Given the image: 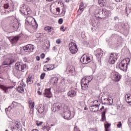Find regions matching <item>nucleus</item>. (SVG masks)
<instances>
[{
    "label": "nucleus",
    "mask_w": 131,
    "mask_h": 131,
    "mask_svg": "<svg viewBox=\"0 0 131 131\" xmlns=\"http://www.w3.org/2000/svg\"><path fill=\"white\" fill-rule=\"evenodd\" d=\"M130 62V59L128 58L122 60L120 62L118 63L116 68H119L122 71H126L127 70V66Z\"/></svg>",
    "instance_id": "obj_1"
},
{
    "label": "nucleus",
    "mask_w": 131,
    "mask_h": 131,
    "mask_svg": "<svg viewBox=\"0 0 131 131\" xmlns=\"http://www.w3.org/2000/svg\"><path fill=\"white\" fill-rule=\"evenodd\" d=\"M34 18L32 16H28L26 19V26L29 25L30 26H32L34 32H36L37 28L38 27V25L36 22V20L33 19Z\"/></svg>",
    "instance_id": "obj_2"
},
{
    "label": "nucleus",
    "mask_w": 131,
    "mask_h": 131,
    "mask_svg": "<svg viewBox=\"0 0 131 131\" xmlns=\"http://www.w3.org/2000/svg\"><path fill=\"white\" fill-rule=\"evenodd\" d=\"M15 68L20 72H25L28 69V66L22 61H17L15 64Z\"/></svg>",
    "instance_id": "obj_3"
},
{
    "label": "nucleus",
    "mask_w": 131,
    "mask_h": 131,
    "mask_svg": "<svg viewBox=\"0 0 131 131\" xmlns=\"http://www.w3.org/2000/svg\"><path fill=\"white\" fill-rule=\"evenodd\" d=\"M92 79L91 78H89V77H86L85 78H83L81 81V85L82 90H86L88 87L89 86V82L92 81Z\"/></svg>",
    "instance_id": "obj_4"
},
{
    "label": "nucleus",
    "mask_w": 131,
    "mask_h": 131,
    "mask_svg": "<svg viewBox=\"0 0 131 131\" xmlns=\"http://www.w3.org/2000/svg\"><path fill=\"white\" fill-rule=\"evenodd\" d=\"M69 47L71 54H76L77 53L78 49H77L76 43L74 42L71 43L69 45Z\"/></svg>",
    "instance_id": "obj_5"
},
{
    "label": "nucleus",
    "mask_w": 131,
    "mask_h": 131,
    "mask_svg": "<svg viewBox=\"0 0 131 131\" xmlns=\"http://www.w3.org/2000/svg\"><path fill=\"white\" fill-rule=\"evenodd\" d=\"M20 12L24 15H30V9L26 7V5H23L20 7Z\"/></svg>",
    "instance_id": "obj_6"
},
{
    "label": "nucleus",
    "mask_w": 131,
    "mask_h": 131,
    "mask_svg": "<svg viewBox=\"0 0 131 131\" xmlns=\"http://www.w3.org/2000/svg\"><path fill=\"white\" fill-rule=\"evenodd\" d=\"M95 53H96L95 56L98 59V62H101V59L102 57H103V55H104V51L101 49H98L95 51Z\"/></svg>",
    "instance_id": "obj_7"
},
{
    "label": "nucleus",
    "mask_w": 131,
    "mask_h": 131,
    "mask_svg": "<svg viewBox=\"0 0 131 131\" xmlns=\"http://www.w3.org/2000/svg\"><path fill=\"white\" fill-rule=\"evenodd\" d=\"M117 60V54L112 53L110 56L108 62L110 64H113L115 63V62Z\"/></svg>",
    "instance_id": "obj_8"
},
{
    "label": "nucleus",
    "mask_w": 131,
    "mask_h": 131,
    "mask_svg": "<svg viewBox=\"0 0 131 131\" xmlns=\"http://www.w3.org/2000/svg\"><path fill=\"white\" fill-rule=\"evenodd\" d=\"M80 61L82 64H89L92 61V59L89 56L84 55L81 57Z\"/></svg>",
    "instance_id": "obj_9"
},
{
    "label": "nucleus",
    "mask_w": 131,
    "mask_h": 131,
    "mask_svg": "<svg viewBox=\"0 0 131 131\" xmlns=\"http://www.w3.org/2000/svg\"><path fill=\"white\" fill-rule=\"evenodd\" d=\"M99 13H101V16H103V18L109 17V16L111 15V11L107 10L105 8L101 10V11H99Z\"/></svg>",
    "instance_id": "obj_10"
},
{
    "label": "nucleus",
    "mask_w": 131,
    "mask_h": 131,
    "mask_svg": "<svg viewBox=\"0 0 131 131\" xmlns=\"http://www.w3.org/2000/svg\"><path fill=\"white\" fill-rule=\"evenodd\" d=\"M23 50L24 52L27 53H31L32 52H33V50H34V46L28 45L23 47Z\"/></svg>",
    "instance_id": "obj_11"
},
{
    "label": "nucleus",
    "mask_w": 131,
    "mask_h": 131,
    "mask_svg": "<svg viewBox=\"0 0 131 131\" xmlns=\"http://www.w3.org/2000/svg\"><path fill=\"white\" fill-rule=\"evenodd\" d=\"M121 78V76L118 73H113L112 74V79L114 81H119Z\"/></svg>",
    "instance_id": "obj_12"
},
{
    "label": "nucleus",
    "mask_w": 131,
    "mask_h": 131,
    "mask_svg": "<svg viewBox=\"0 0 131 131\" xmlns=\"http://www.w3.org/2000/svg\"><path fill=\"white\" fill-rule=\"evenodd\" d=\"M62 110V107H61L60 103H54L52 107V110L53 112H56V111H60V110Z\"/></svg>",
    "instance_id": "obj_13"
},
{
    "label": "nucleus",
    "mask_w": 131,
    "mask_h": 131,
    "mask_svg": "<svg viewBox=\"0 0 131 131\" xmlns=\"http://www.w3.org/2000/svg\"><path fill=\"white\" fill-rule=\"evenodd\" d=\"M51 90V88L46 89L45 90V93H43L44 97H46V98H52V97H53Z\"/></svg>",
    "instance_id": "obj_14"
},
{
    "label": "nucleus",
    "mask_w": 131,
    "mask_h": 131,
    "mask_svg": "<svg viewBox=\"0 0 131 131\" xmlns=\"http://www.w3.org/2000/svg\"><path fill=\"white\" fill-rule=\"evenodd\" d=\"M15 62V60L12 58H6L3 63V65L4 66H6L7 65H12L13 63Z\"/></svg>",
    "instance_id": "obj_15"
},
{
    "label": "nucleus",
    "mask_w": 131,
    "mask_h": 131,
    "mask_svg": "<svg viewBox=\"0 0 131 131\" xmlns=\"http://www.w3.org/2000/svg\"><path fill=\"white\" fill-rule=\"evenodd\" d=\"M67 72H69L72 75H75V68L73 66H68L67 68Z\"/></svg>",
    "instance_id": "obj_16"
},
{
    "label": "nucleus",
    "mask_w": 131,
    "mask_h": 131,
    "mask_svg": "<svg viewBox=\"0 0 131 131\" xmlns=\"http://www.w3.org/2000/svg\"><path fill=\"white\" fill-rule=\"evenodd\" d=\"M19 27L20 23H19L18 21L13 22L11 25L12 29H13V30H14L15 31H18V29H19Z\"/></svg>",
    "instance_id": "obj_17"
},
{
    "label": "nucleus",
    "mask_w": 131,
    "mask_h": 131,
    "mask_svg": "<svg viewBox=\"0 0 131 131\" xmlns=\"http://www.w3.org/2000/svg\"><path fill=\"white\" fill-rule=\"evenodd\" d=\"M101 105V103L99 104H94L93 105H92L90 107V110L92 112H98L99 111V107H100V105Z\"/></svg>",
    "instance_id": "obj_18"
},
{
    "label": "nucleus",
    "mask_w": 131,
    "mask_h": 131,
    "mask_svg": "<svg viewBox=\"0 0 131 131\" xmlns=\"http://www.w3.org/2000/svg\"><path fill=\"white\" fill-rule=\"evenodd\" d=\"M64 112V116L63 118L64 119H67V120H70V119H71V118H70V116H71V112H70V111H63Z\"/></svg>",
    "instance_id": "obj_19"
},
{
    "label": "nucleus",
    "mask_w": 131,
    "mask_h": 131,
    "mask_svg": "<svg viewBox=\"0 0 131 131\" xmlns=\"http://www.w3.org/2000/svg\"><path fill=\"white\" fill-rule=\"evenodd\" d=\"M21 124L20 123L16 122L15 125L11 128L12 131H21Z\"/></svg>",
    "instance_id": "obj_20"
},
{
    "label": "nucleus",
    "mask_w": 131,
    "mask_h": 131,
    "mask_svg": "<svg viewBox=\"0 0 131 131\" xmlns=\"http://www.w3.org/2000/svg\"><path fill=\"white\" fill-rule=\"evenodd\" d=\"M36 109L37 110L38 113L41 114V113L45 111V106L43 105H42V104H39Z\"/></svg>",
    "instance_id": "obj_21"
},
{
    "label": "nucleus",
    "mask_w": 131,
    "mask_h": 131,
    "mask_svg": "<svg viewBox=\"0 0 131 131\" xmlns=\"http://www.w3.org/2000/svg\"><path fill=\"white\" fill-rule=\"evenodd\" d=\"M20 37H21L20 36H15L12 37L10 39L11 43H12V45H16V43H17L18 42V40H19V38H20Z\"/></svg>",
    "instance_id": "obj_22"
},
{
    "label": "nucleus",
    "mask_w": 131,
    "mask_h": 131,
    "mask_svg": "<svg viewBox=\"0 0 131 131\" xmlns=\"http://www.w3.org/2000/svg\"><path fill=\"white\" fill-rule=\"evenodd\" d=\"M100 11H101V9H97L96 10L95 13V17L96 18H99L100 19H102V18H104V16L103 15H102V13H100Z\"/></svg>",
    "instance_id": "obj_23"
},
{
    "label": "nucleus",
    "mask_w": 131,
    "mask_h": 131,
    "mask_svg": "<svg viewBox=\"0 0 131 131\" xmlns=\"http://www.w3.org/2000/svg\"><path fill=\"white\" fill-rule=\"evenodd\" d=\"M0 89H1V90H3L4 92V93H5V94H7L8 90H9V89H12V87L11 86H5L4 85L0 84Z\"/></svg>",
    "instance_id": "obj_24"
},
{
    "label": "nucleus",
    "mask_w": 131,
    "mask_h": 131,
    "mask_svg": "<svg viewBox=\"0 0 131 131\" xmlns=\"http://www.w3.org/2000/svg\"><path fill=\"white\" fill-rule=\"evenodd\" d=\"M76 96V91L74 90H71L68 92V97L73 98Z\"/></svg>",
    "instance_id": "obj_25"
},
{
    "label": "nucleus",
    "mask_w": 131,
    "mask_h": 131,
    "mask_svg": "<svg viewBox=\"0 0 131 131\" xmlns=\"http://www.w3.org/2000/svg\"><path fill=\"white\" fill-rule=\"evenodd\" d=\"M125 99L126 100V103L131 105V94H127L125 95Z\"/></svg>",
    "instance_id": "obj_26"
},
{
    "label": "nucleus",
    "mask_w": 131,
    "mask_h": 131,
    "mask_svg": "<svg viewBox=\"0 0 131 131\" xmlns=\"http://www.w3.org/2000/svg\"><path fill=\"white\" fill-rule=\"evenodd\" d=\"M97 80L99 81V82H102L104 79H105V76H103L102 75H98L96 77Z\"/></svg>",
    "instance_id": "obj_27"
},
{
    "label": "nucleus",
    "mask_w": 131,
    "mask_h": 131,
    "mask_svg": "<svg viewBox=\"0 0 131 131\" xmlns=\"http://www.w3.org/2000/svg\"><path fill=\"white\" fill-rule=\"evenodd\" d=\"M107 108H105L104 111L101 112V120L102 121H105L106 120V111Z\"/></svg>",
    "instance_id": "obj_28"
},
{
    "label": "nucleus",
    "mask_w": 131,
    "mask_h": 131,
    "mask_svg": "<svg viewBox=\"0 0 131 131\" xmlns=\"http://www.w3.org/2000/svg\"><path fill=\"white\" fill-rule=\"evenodd\" d=\"M61 84L62 83H60V86L58 88V93H63L66 90V86L64 85L62 86Z\"/></svg>",
    "instance_id": "obj_29"
},
{
    "label": "nucleus",
    "mask_w": 131,
    "mask_h": 131,
    "mask_svg": "<svg viewBox=\"0 0 131 131\" xmlns=\"http://www.w3.org/2000/svg\"><path fill=\"white\" fill-rule=\"evenodd\" d=\"M4 9H9V8H11V9H14L15 8V6H14V4H12L11 6L9 5V3H6V4H4Z\"/></svg>",
    "instance_id": "obj_30"
},
{
    "label": "nucleus",
    "mask_w": 131,
    "mask_h": 131,
    "mask_svg": "<svg viewBox=\"0 0 131 131\" xmlns=\"http://www.w3.org/2000/svg\"><path fill=\"white\" fill-rule=\"evenodd\" d=\"M107 1V0H98V3L100 7H104V6H105Z\"/></svg>",
    "instance_id": "obj_31"
},
{
    "label": "nucleus",
    "mask_w": 131,
    "mask_h": 131,
    "mask_svg": "<svg viewBox=\"0 0 131 131\" xmlns=\"http://www.w3.org/2000/svg\"><path fill=\"white\" fill-rule=\"evenodd\" d=\"M61 110H63V111H67L68 110V106L66 104H65V103H62L61 104Z\"/></svg>",
    "instance_id": "obj_32"
},
{
    "label": "nucleus",
    "mask_w": 131,
    "mask_h": 131,
    "mask_svg": "<svg viewBox=\"0 0 131 131\" xmlns=\"http://www.w3.org/2000/svg\"><path fill=\"white\" fill-rule=\"evenodd\" d=\"M47 71H50V70H53V69H55V64H48L47 66Z\"/></svg>",
    "instance_id": "obj_33"
},
{
    "label": "nucleus",
    "mask_w": 131,
    "mask_h": 131,
    "mask_svg": "<svg viewBox=\"0 0 131 131\" xmlns=\"http://www.w3.org/2000/svg\"><path fill=\"white\" fill-rule=\"evenodd\" d=\"M45 30H48L49 34H53V33H52V30H53V27H46L45 28Z\"/></svg>",
    "instance_id": "obj_34"
},
{
    "label": "nucleus",
    "mask_w": 131,
    "mask_h": 131,
    "mask_svg": "<svg viewBox=\"0 0 131 131\" xmlns=\"http://www.w3.org/2000/svg\"><path fill=\"white\" fill-rule=\"evenodd\" d=\"M17 90L18 93H20L21 94L24 93V88L22 86H18L17 88Z\"/></svg>",
    "instance_id": "obj_35"
},
{
    "label": "nucleus",
    "mask_w": 131,
    "mask_h": 131,
    "mask_svg": "<svg viewBox=\"0 0 131 131\" xmlns=\"http://www.w3.org/2000/svg\"><path fill=\"white\" fill-rule=\"evenodd\" d=\"M83 3L81 2L80 4V6H79V8L78 10V12H81V13L82 12V10H83Z\"/></svg>",
    "instance_id": "obj_36"
},
{
    "label": "nucleus",
    "mask_w": 131,
    "mask_h": 131,
    "mask_svg": "<svg viewBox=\"0 0 131 131\" xmlns=\"http://www.w3.org/2000/svg\"><path fill=\"white\" fill-rule=\"evenodd\" d=\"M34 102H32L31 103H29V108L31 109V111H33L34 110Z\"/></svg>",
    "instance_id": "obj_37"
},
{
    "label": "nucleus",
    "mask_w": 131,
    "mask_h": 131,
    "mask_svg": "<svg viewBox=\"0 0 131 131\" xmlns=\"http://www.w3.org/2000/svg\"><path fill=\"white\" fill-rule=\"evenodd\" d=\"M13 74L14 75V76H17L18 74H19V71L17 69H13L12 71Z\"/></svg>",
    "instance_id": "obj_38"
},
{
    "label": "nucleus",
    "mask_w": 131,
    "mask_h": 131,
    "mask_svg": "<svg viewBox=\"0 0 131 131\" xmlns=\"http://www.w3.org/2000/svg\"><path fill=\"white\" fill-rule=\"evenodd\" d=\"M110 126H111V124L109 123L104 124V127L105 128V131H109V129H108V128H109Z\"/></svg>",
    "instance_id": "obj_39"
},
{
    "label": "nucleus",
    "mask_w": 131,
    "mask_h": 131,
    "mask_svg": "<svg viewBox=\"0 0 131 131\" xmlns=\"http://www.w3.org/2000/svg\"><path fill=\"white\" fill-rule=\"evenodd\" d=\"M42 129L45 131H50V127L49 126H45L42 128Z\"/></svg>",
    "instance_id": "obj_40"
},
{
    "label": "nucleus",
    "mask_w": 131,
    "mask_h": 131,
    "mask_svg": "<svg viewBox=\"0 0 131 131\" xmlns=\"http://www.w3.org/2000/svg\"><path fill=\"white\" fill-rule=\"evenodd\" d=\"M58 80H59V79L58 78H53V83H54V84H57V83H58Z\"/></svg>",
    "instance_id": "obj_41"
},
{
    "label": "nucleus",
    "mask_w": 131,
    "mask_h": 131,
    "mask_svg": "<svg viewBox=\"0 0 131 131\" xmlns=\"http://www.w3.org/2000/svg\"><path fill=\"white\" fill-rule=\"evenodd\" d=\"M27 83H29V84H31V77H29L27 78Z\"/></svg>",
    "instance_id": "obj_42"
},
{
    "label": "nucleus",
    "mask_w": 131,
    "mask_h": 131,
    "mask_svg": "<svg viewBox=\"0 0 131 131\" xmlns=\"http://www.w3.org/2000/svg\"><path fill=\"white\" fill-rule=\"evenodd\" d=\"M117 126L119 128H120V127H121V126H122V123H121V121L118 122V123L117 124Z\"/></svg>",
    "instance_id": "obj_43"
},
{
    "label": "nucleus",
    "mask_w": 131,
    "mask_h": 131,
    "mask_svg": "<svg viewBox=\"0 0 131 131\" xmlns=\"http://www.w3.org/2000/svg\"><path fill=\"white\" fill-rule=\"evenodd\" d=\"M45 76H46V73H42L40 75V79H43V78H45Z\"/></svg>",
    "instance_id": "obj_44"
},
{
    "label": "nucleus",
    "mask_w": 131,
    "mask_h": 131,
    "mask_svg": "<svg viewBox=\"0 0 131 131\" xmlns=\"http://www.w3.org/2000/svg\"><path fill=\"white\" fill-rule=\"evenodd\" d=\"M11 108H12V106H9L8 108H6L5 109V112H6V113H7V112H8L9 111H10L11 109H12Z\"/></svg>",
    "instance_id": "obj_45"
},
{
    "label": "nucleus",
    "mask_w": 131,
    "mask_h": 131,
    "mask_svg": "<svg viewBox=\"0 0 131 131\" xmlns=\"http://www.w3.org/2000/svg\"><path fill=\"white\" fill-rule=\"evenodd\" d=\"M20 86H22L23 88H25V86H26V84L25 83H24V82H22L20 83Z\"/></svg>",
    "instance_id": "obj_46"
},
{
    "label": "nucleus",
    "mask_w": 131,
    "mask_h": 131,
    "mask_svg": "<svg viewBox=\"0 0 131 131\" xmlns=\"http://www.w3.org/2000/svg\"><path fill=\"white\" fill-rule=\"evenodd\" d=\"M58 23L59 24H62L63 23V18H60L58 20Z\"/></svg>",
    "instance_id": "obj_47"
},
{
    "label": "nucleus",
    "mask_w": 131,
    "mask_h": 131,
    "mask_svg": "<svg viewBox=\"0 0 131 131\" xmlns=\"http://www.w3.org/2000/svg\"><path fill=\"white\" fill-rule=\"evenodd\" d=\"M40 57L41 59H45V57H46V55L45 54V53H42L40 55Z\"/></svg>",
    "instance_id": "obj_48"
},
{
    "label": "nucleus",
    "mask_w": 131,
    "mask_h": 131,
    "mask_svg": "<svg viewBox=\"0 0 131 131\" xmlns=\"http://www.w3.org/2000/svg\"><path fill=\"white\" fill-rule=\"evenodd\" d=\"M104 109H105V107L104 106H102L101 108L99 110H98V111L99 112H102Z\"/></svg>",
    "instance_id": "obj_49"
},
{
    "label": "nucleus",
    "mask_w": 131,
    "mask_h": 131,
    "mask_svg": "<svg viewBox=\"0 0 131 131\" xmlns=\"http://www.w3.org/2000/svg\"><path fill=\"white\" fill-rule=\"evenodd\" d=\"M37 126H39V125H41L42 124V122H39V123L37 122L36 123Z\"/></svg>",
    "instance_id": "obj_50"
},
{
    "label": "nucleus",
    "mask_w": 131,
    "mask_h": 131,
    "mask_svg": "<svg viewBox=\"0 0 131 131\" xmlns=\"http://www.w3.org/2000/svg\"><path fill=\"white\" fill-rule=\"evenodd\" d=\"M128 123L131 125V117L128 119Z\"/></svg>",
    "instance_id": "obj_51"
},
{
    "label": "nucleus",
    "mask_w": 131,
    "mask_h": 131,
    "mask_svg": "<svg viewBox=\"0 0 131 131\" xmlns=\"http://www.w3.org/2000/svg\"><path fill=\"white\" fill-rule=\"evenodd\" d=\"M56 43H58L59 45V43H61V40L58 39L56 40Z\"/></svg>",
    "instance_id": "obj_52"
},
{
    "label": "nucleus",
    "mask_w": 131,
    "mask_h": 131,
    "mask_svg": "<svg viewBox=\"0 0 131 131\" xmlns=\"http://www.w3.org/2000/svg\"><path fill=\"white\" fill-rule=\"evenodd\" d=\"M36 60H37V61H39V60H40V57L37 56L36 58Z\"/></svg>",
    "instance_id": "obj_53"
},
{
    "label": "nucleus",
    "mask_w": 131,
    "mask_h": 131,
    "mask_svg": "<svg viewBox=\"0 0 131 131\" xmlns=\"http://www.w3.org/2000/svg\"><path fill=\"white\" fill-rule=\"evenodd\" d=\"M74 130H75V131H79L78 130V128L77 127V126H75Z\"/></svg>",
    "instance_id": "obj_54"
},
{
    "label": "nucleus",
    "mask_w": 131,
    "mask_h": 131,
    "mask_svg": "<svg viewBox=\"0 0 131 131\" xmlns=\"http://www.w3.org/2000/svg\"><path fill=\"white\" fill-rule=\"evenodd\" d=\"M56 12H58V13H60V8H56Z\"/></svg>",
    "instance_id": "obj_55"
},
{
    "label": "nucleus",
    "mask_w": 131,
    "mask_h": 131,
    "mask_svg": "<svg viewBox=\"0 0 131 131\" xmlns=\"http://www.w3.org/2000/svg\"><path fill=\"white\" fill-rule=\"evenodd\" d=\"M117 3H120V2H122V0H115Z\"/></svg>",
    "instance_id": "obj_56"
},
{
    "label": "nucleus",
    "mask_w": 131,
    "mask_h": 131,
    "mask_svg": "<svg viewBox=\"0 0 131 131\" xmlns=\"http://www.w3.org/2000/svg\"><path fill=\"white\" fill-rule=\"evenodd\" d=\"M24 62H27V61H28L27 58H26V57H25V58H24Z\"/></svg>",
    "instance_id": "obj_57"
},
{
    "label": "nucleus",
    "mask_w": 131,
    "mask_h": 131,
    "mask_svg": "<svg viewBox=\"0 0 131 131\" xmlns=\"http://www.w3.org/2000/svg\"><path fill=\"white\" fill-rule=\"evenodd\" d=\"M64 29V26H62L61 27H60V30H63Z\"/></svg>",
    "instance_id": "obj_58"
},
{
    "label": "nucleus",
    "mask_w": 131,
    "mask_h": 131,
    "mask_svg": "<svg viewBox=\"0 0 131 131\" xmlns=\"http://www.w3.org/2000/svg\"><path fill=\"white\" fill-rule=\"evenodd\" d=\"M105 101H111V99L105 98L104 99Z\"/></svg>",
    "instance_id": "obj_59"
},
{
    "label": "nucleus",
    "mask_w": 131,
    "mask_h": 131,
    "mask_svg": "<svg viewBox=\"0 0 131 131\" xmlns=\"http://www.w3.org/2000/svg\"><path fill=\"white\" fill-rule=\"evenodd\" d=\"M98 102H99V101L98 100H95L93 103H95V104H97V103H98Z\"/></svg>",
    "instance_id": "obj_60"
},
{
    "label": "nucleus",
    "mask_w": 131,
    "mask_h": 131,
    "mask_svg": "<svg viewBox=\"0 0 131 131\" xmlns=\"http://www.w3.org/2000/svg\"><path fill=\"white\" fill-rule=\"evenodd\" d=\"M39 36H40V34H36V37H39Z\"/></svg>",
    "instance_id": "obj_61"
},
{
    "label": "nucleus",
    "mask_w": 131,
    "mask_h": 131,
    "mask_svg": "<svg viewBox=\"0 0 131 131\" xmlns=\"http://www.w3.org/2000/svg\"><path fill=\"white\" fill-rule=\"evenodd\" d=\"M37 93H38V94L39 95H41V92L40 91H37Z\"/></svg>",
    "instance_id": "obj_62"
},
{
    "label": "nucleus",
    "mask_w": 131,
    "mask_h": 131,
    "mask_svg": "<svg viewBox=\"0 0 131 131\" xmlns=\"http://www.w3.org/2000/svg\"><path fill=\"white\" fill-rule=\"evenodd\" d=\"M117 19H118V17L117 16H115V17H114V20H117Z\"/></svg>",
    "instance_id": "obj_63"
},
{
    "label": "nucleus",
    "mask_w": 131,
    "mask_h": 131,
    "mask_svg": "<svg viewBox=\"0 0 131 131\" xmlns=\"http://www.w3.org/2000/svg\"><path fill=\"white\" fill-rule=\"evenodd\" d=\"M32 131H38L37 129H33Z\"/></svg>",
    "instance_id": "obj_64"
}]
</instances>
